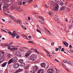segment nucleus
<instances>
[{"label": "nucleus", "mask_w": 73, "mask_h": 73, "mask_svg": "<svg viewBox=\"0 0 73 73\" xmlns=\"http://www.w3.org/2000/svg\"><path fill=\"white\" fill-rule=\"evenodd\" d=\"M4 60V59L3 57H2L0 59V64L3 62Z\"/></svg>", "instance_id": "16"}, {"label": "nucleus", "mask_w": 73, "mask_h": 73, "mask_svg": "<svg viewBox=\"0 0 73 73\" xmlns=\"http://www.w3.org/2000/svg\"><path fill=\"white\" fill-rule=\"evenodd\" d=\"M56 73H60V72H59V71L58 70H56Z\"/></svg>", "instance_id": "49"}, {"label": "nucleus", "mask_w": 73, "mask_h": 73, "mask_svg": "<svg viewBox=\"0 0 73 73\" xmlns=\"http://www.w3.org/2000/svg\"><path fill=\"white\" fill-rule=\"evenodd\" d=\"M18 4L19 5H22V2H18Z\"/></svg>", "instance_id": "32"}, {"label": "nucleus", "mask_w": 73, "mask_h": 73, "mask_svg": "<svg viewBox=\"0 0 73 73\" xmlns=\"http://www.w3.org/2000/svg\"><path fill=\"white\" fill-rule=\"evenodd\" d=\"M32 53V52L31 51H28L27 53V54H28L29 56Z\"/></svg>", "instance_id": "24"}, {"label": "nucleus", "mask_w": 73, "mask_h": 73, "mask_svg": "<svg viewBox=\"0 0 73 73\" xmlns=\"http://www.w3.org/2000/svg\"><path fill=\"white\" fill-rule=\"evenodd\" d=\"M13 66L15 69H17V68H18L19 67V66H20V65L19 63H14Z\"/></svg>", "instance_id": "6"}, {"label": "nucleus", "mask_w": 73, "mask_h": 73, "mask_svg": "<svg viewBox=\"0 0 73 73\" xmlns=\"http://www.w3.org/2000/svg\"><path fill=\"white\" fill-rule=\"evenodd\" d=\"M72 45H70V48H72Z\"/></svg>", "instance_id": "62"}, {"label": "nucleus", "mask_w": 73, "mask_h": 73, "mask_svg": "<svg viewBox=\"0 0 73 73\" xmlns=\"http://www.w3.org/2000/svg\"><path fill=\"white\" fill-rule=\"evenodd\" d=\"M23 60L22 59H21L19 60V62L20 63H22V62H23Z\"/></svg>", "instance_id": "29"}, {"label": "nucleus", "mask_w": 73, "mask_h": 73, "mask_svg": "<svg viewBox=\"0 0 73 73\" xmlns=\"http://www.w3.org/2000/svg\"><path fill=\"white\" fill-rule=\"evenodd\" d=\"M3 11L4 12H5L6 11V7H3Z\"/></svg>", "instance_id": "30"}, {"label": "nucleus", "mask_w": 73, "mask_h": 73, "mask_svg": "<svg viewBox=\"0 0 73 73\" xmlns=\"http://www.w3.org/2000/svg\"><path fill=\"white\" fill-rule=\"evenodd\" d=\"M37 7V5H34V7H35V8H36Z\"/></svg>", "instance_id": "59"}, {"label": "nucleus", "mask_w": 73, "mask_h": 73, "mask_svg": "<svg viewBox=\"0 0 73 73\" xmlns=\"http://www.w3.org/2000/svg\"><path fill=\"white\" fill-rule=\"evenodd\" d=\"M23 70V69H20L18 70H17L16 71V73H19V72H21Z\"/></svg>", "instance_id": "23"}, {"label": "nucleus", "mask_w": 73, "mask_h": 73, "mask_svg": "<svg viewBox=\"0 0 73 73\" xmlns=\"http://www.w3.org/2000/svg\"><path fill=\"white\" fill-rule=\"evenodd\" d=\"M28 42H29V43H32L33 44L34 43V42H33L31 41H28Z\"/></svg>", "instance_id": "37"}, {"label": "nucleus", "mask_w": 73, "mask_h": 73, "mask_svg": "<svg viewBox=\"0 0 73 73\" xmlns=\"http://www.w3.org/2000/svg\"><path fill=\"white\" fill-rule=\"evenodd\" d=\"M29 56L28 54H27V53H26L25 56L26 57H29Z\"/></svg>", "instance_id": "36"}, {"label": "nucleus", "mask_w": 73, "mask_h": 73, "mask_svg": "<svg viewBox=\"0 0 73 73\" xmlns=\"http://www.w3.org/2000/svg\"><path fill=\"white\" fill-rule=\"evenodd\" d=\"M7 48L8 49H11V47L10 46H9L7 47Z\"/></svg>", "instance_id": "63"}, {"label": "nucleus", "mask_w": 73, "mask_h": 73, "mask_svg": "<svg viewBox=\"0 0 73 73\" xmlns=\"http://www.w3.org/2000/svg\"><path fill=\"white\" fill-rule=\"evenodd\" d=\"M23 1H25L26 3H27L28 1V0H23Z\"/></svg>", "instance_id": "53"}, {"label": "nucleus", "mask_w": 73, "mask_h": 73, "mask_svg": "<svg viewBox=\"0 0 73 73\" xmlns=\"http://www.w3.org/2000/svg\"><path fill=\"white\" fill-rule=\"evenodd\" d=\"M61 51H62V52H64V48H62V49Z\"/></svg>", "instance_id": "47"}, {"label": "nucleus", "mask_w": 73, "mask_h": 73, "mask_svg": "<svg viewBox=\"0 0 73 73\" xmlns=\"http://www.w3.org/2000/svg\"><path fill=\"white\" fill-rule=\"evenodd\" d=\"M28 19L29 20H31V18H30V17H28Z\"/></svg>", "instance_id": "58"}, {"label": "nucleus", "mask_w": 73, "mask_h": 73, "mask_svg": "<svg viewBox=\"0 0 73 73\" xmlns=\"http://www.w3.org/2000/svg\"><path fill=\"white\" fill-rule=\"evenodd\" d=\"M12 62H13V60L12 59H11L9 61L8 63V64H10L11 63H12Z\"/></svg>", "instance_id": "19"}, {"label": "nucleus", "mask_w": 73, "mask_h": 73, "mask_svg": "<svg viewBox=\"0 0 73 73\" xmlns=\"http://www.w3.org/2000/svg\"><path fill=\"white\" fill-rule=\"evenodd\" d=\"M17 38H20V36L18 35L16 36Z\"/></svg>", "instance_id": "43"}, {"label": "nucleus", "mask_w": 73, "mask_h": 73, "mask_svg": "<svg viewBox=\"0 0 73 73\" xmlns=\"http://www.w3.org/2000/svg\"><path fill=\"white\" fill-rule=\"evenodd\" d=\"M26 3V2H25V1H23L22 3L23 4H25V3Z\"/></svg>", "instance_id": "56"}, {"label": "nucleus", "mask_w": 73, "mask_h": 73, "mask_svg": "<svg viewBox=\"0 0 73 73\" xmlns=\"http://www.w3.org/2000/svg\"><path fill=\"white\" fill-rule=\"evenodd\" d=\"M65 70H66L68 72H69V70H68V69H65Z\"/></svg>", "instance_id": "52"}, {"label": "nucleus", "mask_w": 73, "mask_h": 73, "mask_svg": "<svg viewBox=\"0 0 73 73\" xmlns=\"http://www.w3.org/2000/svg\"><path fill=\"white\" fill-rule=\"evenodd\" d=\"M29 38H30V39H31V38H32V36H29Z\"/></svg>", "instance_id": "51"}, {"label": "nucleus", "mask_w": 73, "mask_h": 73, "mask_svg": "<svg viewBox=\"0 0 73 73\" xmlns=\"http://www.w3.org/2000/svg\"><path fill=\"white\" fill-rule=\"evenodd\" d=\"M12 55L11 54H9L8 55V57L9 58H10Z\"/></svg>", "instance_id": "31"}, {"label": "nucleus", "mask_w": 73, "mask_h": 73, "mask_svg": "<svg viewBox=\"0 0 73 73\" xmlns=\"http://www.w3.org/2000/svg\"><path fill=\"white\" fill-rule=\"evenodd\" d=\"M20 20H17V23H19V22H20Z\"/></svg>", "instance_id": "55"}, {"label": "nucleus", "mask_w": 73, "mask_h": 73, "mask_svg": "<svg viewBox=\"0 0 73 73\" xmlns=\"http://www.w3.org/2000/svg\"><path fill=\"white\" fill-rule=\"evenodd\" d=\"M41 66L42 67L45 68V67H46V64L45 63H42L41 64Z\"/></svg>", "instance_id": "17"}, {"label": "nucleus", "mask_w": 73, "mask_h": 73, "mask_svg": "<svg viewBox=\"0 0 73 73\" xmlns=\"http://www.w3.org/2000/svg\"><path fill=\"white\" fill-rule=\"evenodd\" d=\"M47 73H53L54 72V70L53 68L49 69L47 71Z\"/></svg>", "instance_id": "8"}, {"label": "nucleus", "mask_w": 73, "mask_h": 73, "mask_svg": "<svg viewBox=\"0 0 73 73\" xmlns=\"http://www.w3.org/2000/svg\"><path fill=\"white\" fill-rule=\"evenodd\" d=\"M38 18H39V19H41L42 20H44V18L42 17L41 16H39Z\"/></svg>", "instance_id": "35"}, {"label": "nucleus", "mask_w": 73, "mask_h": 73, "mask_svg": "<svg viewBox=\"0 0 73 73\" xmlns=\"http://www.w3.org/2000/svg\"><path fill=\"white\" fill-rule=\"evenodd\" d=\"M63 62L65 64L66 63V62L67 64H70V65H73V62H71L70 61H69V60H64Z\"/></svg>", "instance_id": "4"}, {"label": "nucleus", "mask_w": 73, "mask_h": 73, "mask_svg": "<svg viewBox=\"0 0 73 73\" xmlns=\"http://www.w3.org/2000/svg\"><path fill=\"white\" fill-rule=\"evenodd\" d=\"M64 9V8H60V10L61 11H63Z\"/></svg>", "instance_id": "46"}, {"label": "nucleus", "mask_w": 73, "mask_h": 73, "mask_svg": "<svg viewBox=\"0 0 73 73\" xmlns=\"http://www.w3.org/2000/svg\"><path fill=\"white\" fill-rule=\"evenodd\" d=\"M2 21H4V22H5V20L4 19H2Z\"/></svg>", "instance_id": "57"}, {"label": "nucleus", "mask_w": 73, "mask_h": 73, "mask_svg": "<svg viewBox=\"0 0 73 73\" xmlns=\"http://www.w3.org/2000/svg\"><path fill=\"white\" fill-rule=\"evenodd\" d=\"M34 50L35 52H37L38 51L37 50Z\"/></svg>", "instance_id": "64"}, {"label": "nucleus", "mask_w": 73, "mask_h": 73, "mask_svg": "<svg viewBox=\"0 0 73 73\" xmlns=\"http://www.w3.org/2000/svg\"><path fill=\"white\" fill-rule=\"evenodd\" d=\"M22 36H23L24 38H25V39H27V36H26V35H25L22 34Z\"/></svg>", "instance_id": "27"}, {"label": "nucleus", "mask_w": 73, "mask_h": 73, "mask_svg": "<svg viewBox=\"0 0 73 73\" xmlns=\"http://www.w3.org/2000/svg\"><path fill=\"white\" fill-rule=\"evenodd\" d=\"M70 52H72V53H73V50H70Z\"/></svg>", "instance_id": "61"}, {"label": "nucleus", "mask_w": 73, "mask_h": 73, "mask_svg": "<svg viewBox=\"0 0 73 73\" xmlns=\"http://www.w3.org/2000/svg\"><path fill=\"white\" fill-rule=\"evenodd\" d=\"M8 63V62H6L2 64V66L3 67H5L6 65H7V64Z\"/></svg>", "instance_id": "15"}, {"label": "nucleus", "mask_w": 73, "mask_h": 73, "mask_svg": "<svg viewBox=\"0 0 73 73\" xmlns=\"http://www.w3.org/2000/svg\"><path fill=\"white\" fill-rule=\"evenodd\" d=\"M16 56H19V57H22V54H21V53H20V52L18 51L16 52Z\"/></svg>", "instance_id": "7"}, {"label": "nucleus", "mask_w": 73, "mask_h": 73, "mask_svg": "<svg viewBox=\"0 0 73 73\" xmlns=\"http://www.w3.org/2000/svg\"><path fill=\"white\" fill-rule=\"evenodd\" d=\"M13 42H11V43H10V45H12L13 44Z\"/></svg>", "instance_id": "54"}, {"label": "nucleus", "mask_w": 73, "mask_h": 73, "mask_svg": "<svg viewBox=\"0 0 73 73\" xmlns=\"http://www.w3.org/2000/svg\"><path fill=\"white\" fill-rule=\"evenodd\" d=\"M28 66H26L24 68L26 70V69H28Z\"/></svg>", "instance_id": "34"}, {"label": "nucleus", "mask_w": 73, "mask_h": 73, "mask_svg": "<svg viewBox=\"0 0 73 73\" xmlns=\"http://www.w3.org/2000/svg\"><path fill=\"white\" fill-rule=\"evenodd\" d=\"M58 16L56 15L54 16V19L55 21H57L58 20Z\"/></svg>", "instance_id": "20"}, {"label": "nucleus", "mask_w": 73, "mask_h": 73, "mask_svg": "<svg viewBox=\"0 0 73 73\" xmlns=\"http://www.w3.org/2000/svg\"><path fill=\"white\" fill-rule=\"evenodd\" d=\"M44 72V70L42 69L40 70H38V73H42Z\"/></svg>", "instance_id": "18"}, {"label": "nucleus", "mask_w": 73, "mask_h": 73, "mask_svg": "<svg viewBox=\"0 0 73 73\" xmlns=\"http://www.w3.org/2000/svg\"><path fill=\"white\" fill-rule=\"evenodd\" d=\"M13 61V62L15 63V62H17V57H15L14 58H12Z\"/></svg>", "instance_id": "9"}, {"label": "nucleus", "mask_w": 73, "mask_h": 73, "mask_svg": "<svg viewBox=\"0 0 73 73\" xmlns=\"http://www.w3.org/2000/svg\"><path fill=\"white\" fill-rule=\"evenodd\" d=\"M44 29H46V32H48V31H49L48 30V29H47L46 27H44Z\"/></svg>", "instance_id": "41"}, {"label": "nucleus", "mask_w": 73, "mask_h": 73, "mask_svg": "<svg viewBox=\"0 0 73 73\" xmlns=\"http://www.w3.org/2000/svg\"><path fill=\"white\" fill-rule=\"evenodd\" d=\"M9 34L11 36L12 35V38H14V37H15V36H16L17 35V32L15 31H13V34L10 31L9 32H8Z\"/></svg>", "instance_id": "3"}, {"label": "nucleus", "mask_w": 73, "mask_h": 73, "mask_svg": "<svg viewBox=\"0 0 73 73\" xmlns=\"http://www.w3.org/2000/svg\"><path fill=\"white\" fill-rule=\"evenodd\" d=\"M17 49H18V48L16 46H15L11 48V49L12 50H17Z\"/></svg>", "instance_id": "13"}, {"label": "nucleus", "mask_w": 73, "mask_h": 73, "mask_svg": "<svg viewBox=\"0 0 73 73\" xmlns=\"http://www.w3.org/2000/svg\"><path fill=\"white\" fill-rule=\"evenodd\" d=\"M55 7L53 9V10L55 11H58V4L55 3Z\"/></svg>", "instance_id": "5"}, {"label": "nucleus", "mask_w": 73, "mask_h": 73, "mask_svg": "<svg viewBox=\"0 0 73 73\" xmlns=\"http://www.w3.org/2000/svg\"><path fill=\"white\" fill-rule=\"evenodd\" d=\"M36 31L37 32H39V33H40L42 34L41 33V31H40V30H37Z\"/></svg>", "instance_id": "40"}, {"label": "nucleus", "mask_w": 73, "mask_h": 73, "mask_svg": "<svg viewBox=\"0 0 73 73\" xmlns=\"http://www.w3.org/2000/svg\"><path fill=\"white\" fill-rule=\"evenodd\" d=\"M9 10H10V9L8 8V7H7L6 8V11H9Z\"/></svg>", "instance_id": "38"}, {"label": "nucleus", "mask_w": 73, "mask_h": 73, "mask_svg": "<svg viewBox=\"0 0 73 73\" xmlns=\"http://www.w3.org/2000/svg\"><path fill=\"white\" fill-rule=\"evenodd\" d=\"M11 19H12V20H13V21H14L15 20V19L14 18V17H12L11 18Z\"/></svg>", "instance_id": "45"}, {"label": "nucleus", "mask_w": 73, "mask_h": 73, "mask_svg": "<svg viewBox=\"0 0 73 73\" xmlns=\"http://www.w3.org/2000/svg\"><path fill=\"white\" fill-rule=\"evenodd\" d=\"M54 42H52L51 43V45H52V46H54Z\"/></svg>", "instance_id": "44"}, {"label": "nucleus", "mask_w": 73, "mask_h": 73, "mask_svg": "<svg viewBox=\"0 0 73 73\" xmlns=\"http://www.w3.org/2000/svg\"><path fill=\"white\" fill-rule=\"evenodd\" d=\"M37 59V55L36 54H33L30 57V60L32 61H35Z\"/></svg>", "instance_id": "2"}, {"label": "nucleus", "mask_w": 73, "mask_h": 73, "mask_svg": "<svg viewBox=\"0 0 73 73\" xmlns=\"http://www.w3.org/2000/svg\"><path fill=\"white\" fill-rule=\"evenodd\" d=\"M4 55V52L2 51L0 52V56L2 57Z\"/></svg>", "instance_id": "11"}, {"label": "nucleus", "mask_w": 73, "mask_h": 73, "mask_svg": "<svg viewBox=\"0 0 73 73\" xmlns=\"http://www.w3.org/2000/svg\"><path fill=\"white\" fill-rule=\"evenodd\" d=\"M58 4L60 5H63V2L62 1H59L58 2Z\"/></svg>", "instance_id": "21"}, {"label": "nucleus", "mask_w": 73, "mask_h": 73, "mask_svg": "<svg viewBox=\"0 0 73 73\" xmlns=\"http://www.w3.org/2000/svg\"><path fill=\"white\" fill-rule=\"evenodd\" d=\"M33 70L34 72H36L38 69V66H35L33 67Z\"/></svg>", "instance_id": "10"}, {"label": "nucleus", "mask_w": 73, "mask_h": 73, "mask_svg": "<svg viewBox=\"0 0 73 73\" xmlns=\"http://www.w3.org/2000/svg\"><path fill=\"white\" fill-rule=\"evenodd\" d=\"M58 50H59V49L58 48H56V49H55V50L56 51H58Z\"/></svg>", "instance_id": "48"}, {"label": "nucleus", "mask_w": 73, "mask_h": 73, "mask_svg": "<svg viewBox=\"0 0 73 73\" xmlns=\"http://www.w3.org/2000/svg\"><path fill=\"white\" fill-rule=\"evenodd\" d=\"M9 17H10V18H11V19H12V17H13V16H12L11 15H9Z\"/></svg>", "instance_id": "50"}, {"label": "nucleus", "mask_w": 73, "mask_h": 73, "mask_svg": "<svg viewBox=\"0 0 73 73\" xmlns=\"http://www.w3.org/2000/svg\"><path fill=\"white\" fill-rule=\"evenodd\" d=\"M1 5H2L1 3H0V10H1Z\"/></svg>", "instance_id": "39"}, {"label": "nucleus", "mask_w": 73, "mask_h": 73, "mask_svg": "<svg viewBox=\"0 0 73 73\" xmlns=\"http://www.w3.org/2000/svg\"><path fill=\"white\" fill-rule=\"evenodd\" d=\"M5 1H6L7 3V4H5L4 5V7L5 8L6 7H8L9 5L13 3V0H3Z\"/></svg>", "instance_id": "1"}, {"label": "nucleus", "mask_w": 73, "mask_h": 73, "mask_svg": "<svg viewBox=\"0 0 73 73\" xmlns=\"http://www.w3.org/2000/svg\"><path fill=\"white\" fill-rule=\"evenodd\" d=\"M63 44L64 45H66V47H68V45H69L68 43H67L66 42H64Z\"/></svg>", "instance_id": "14"}, {"label": "nucleus", "mask_w": 73, "mask_h": 73, "mask_svg": "<svg viewBox=\"0 0 73 73\" xmlns=\"http://www.w3.org/2000/svg\"><path fill=\"white\" fill-rule=\"evenodd\" d=\"M1 32H5V33H7V31L3 29H1Z\"/></svg>", "instance_id": "33"}, {"label": "nucleus", "mask_w": 73, "mask_h": 73, "mask_svg": "<svg viewBox=\"0 0 73 73\" xmlns=\"http://www.w3.org/2000/svg\"><path fill=\"white\" fill-rule=\"evenodd\" d=\"M50 3L51 5H52L54 4V2L52 1H50Z\"/></svg>", "instance_id": "28"}, {"label": "nucleus", "mask_w": 73, "mask_h": 73, "mask_svg": "<svg viewBox=\"0 0 73 73\" xmlns=\"http://www.w3.org/2000/svg\"><path fill=\"white\" fill-rule=\"evenodd\" d=\"M38 20L40 21V23H41L42 24H44V21L43 20H42L40 21V20Z\"/></svg>", "instance_id": "25"}, {"label": "nucleus", "mask_w": 73, "mask_h": 73, "mask_svg": "<svg viewBox=\"0 0 73 73\" xmlns=\"http://www.w3.org/2000/svg\"><path fill=\"white\" fill-rule=\"evenodd\" d=\"M12 8H13V9H16V10L18 12H20V9L18 8V7H12Z\"/></svg>", "instance_id": "12"}, {"label": "nucleus", "mask_w": 73, "mask_h": 73, "mask_svg": "<svg viewBox=\"0 0 73 73\" xmlns=\"http://www.w3.org/2000/svg\"><path fill=\"white\" fill-rule=\"evenodd\" d=\"M48 14H49V15H51V16H53V13L50 12H48Z\"/></svg>", "instance_id": "26"}, {"label": "nucleus", "mask_w": 73, "mask_h": 73, "mask_svg": "<svg viewBox=\"0 0 73 73\" xmlns=\"http://www.w3.org/2000/svg\"><path fill=\"white\" fill-rule=\"evenodd\" d=\"M21 66L22 67V68H24L25 66V64L24 63L21 64Z\"/></svg>", "instance_id": "22"}, {"label": "nucleus", "mask_w": 73, "mask_h": 73, "mask_svg": "<svg viewBox=\"0 0 73 73\" xmlns=\"http://www.w3.org/2000/svg\"><path fill=\"white\" fill-rule=\"evenodd\" d=\"M48 32V33H49L48 35H48V36H50V34H51L50 33L49 31H47V32Z\"/></svg>", "instance_id": "42"}, {"label": "nucleus", "mask_w": 73, "mask_h": 73, "mask_svg": "<svg viewBox=\"0 0 73 73\" xmlns=\"http://www.w3.org/2000/svg\"><path fill=\"white\" fill-rule=\"evenodd\" d=\"M14 21H15V22L17 23V20H15V19Z\"/></svg>", "instance_id": "60"}]
</instances>
